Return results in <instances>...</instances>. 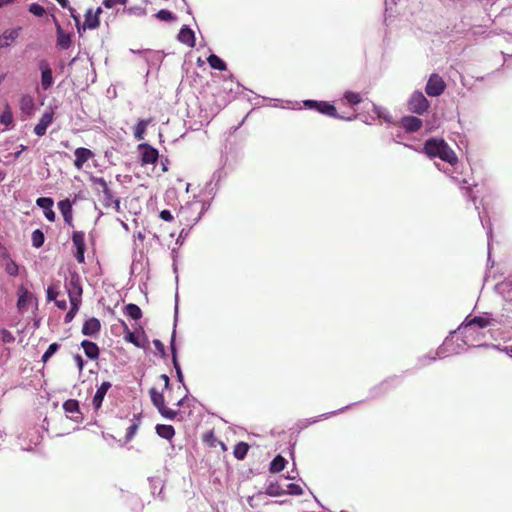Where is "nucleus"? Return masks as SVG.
Listing matches in <instances>:
<instances>
[{"instance_id": "obj_1", "label": "nucleus", "mask_w": 512, "mask_h": 512, "mask_svg": "<svg viewBox=\"0 0 512 512\" xmlns=\"http://www.w3.org/2000/svg\"><path fill=\"white\" fill-rule=\"evenodd\" d=\"M490 325V320L486 317H474L473 319L464 322L458 330L463 335V341L468 345H476L481 340L483 334L479 329Z\"/></svg>"}, {"instance_id": "obj_2", "label": "nucleus", "mask_w": 512, "mask_h": 512, "mask_svg": "<svg viewBox=\"0 0 512 512\" xmlns=\"http://www.w3.org/2000/svg\"><path fill=\"white\" fill-rule=\"evenodd\" d=\"M425 152L430 157H439L441 160L454 165L457 163L455 152L442 139H430L425 143Z\"/></svg>"}, {"instance_id": "obj_3", "label": "nucleus", "mask_w": 512, "mask_h": 512, "mask_svg": "<svg viewBox=\"0 0 512 512\" xmlns=\"http://www.w3.org/2000/svg\"><path fill=\"white\" fill-rule=\"evenodd\" d=\"M149 393L153 405L158 409L159 413L163 417L172 420L177 416V411L165 406L164 396L162 393L158 392L155 388H151Z\"/></svg>"}, {"instance_id": "obj_4", "label": "nucleus", "mask_w": 512, "mask_h": 512, "mask_svg": "<svg viewBox=\"0 0 512 512\" xmlns=\"http://www.w3.org/2000/svg\"><path fill=\"white\" fill-rule=\"evenodd\" d=\"M409 110L416 114H423L429 108V101L421 91H415L408 102Z\"/></svg>"}, {"instance_id": "obj_5", "label": "nucleus", "mask_w": 512, "mask_h": 512, "mask_svg": "<svg viewBox=\"0 0 512 512\" xmlns=\"http://www.w3.org/2000/svg\"><path fill=\"white\" fill-rule=\"evenodd\" d=\"M445 88L446 84L442 77L434 73L430 75L425 87V91L431 97H438L444 92Z\"/></svg>"}, {"instance_id": "obj_6", "label": "nucleus", "mask_w": 512, "mask_h": 512, "mask_svg": "<svg viewBox=\"0 0 512 512\" xmlns=\"http://www.w3.org/2000/svg\"><path fill=\"white\" fill-rule=\"evenodd\" d=\"M138 150L141 152L142 164H154L158 159V151L152 146L143 143L138 146Z\"/></svg>"}, {"instance_id": "obj_7", "label": "nucleus", "mask_w": 512, "mask_h": 512, "mask_svg": "<svg viewBox=\"0 0 512 512\" xmlns=\"http://www.w3.org/2000/svg\"><path fill=\"white\" fill-rule=\"evenodd\" d=\"M74 156V166L80 170L82 169L84 163L94 157V153L90 149L79 147L74 151Z\"/></svg>"}, {"instance_id": "obj_8", "label": "nucleus", "mask_w": 512, "mask_h": 512, "mask_svg": "<svg viewBox=\"0 0 512 512\" xmlns=\"http://www.w3.org/2000/svg\"><path fill=\"white\" fill-rule=\"evenodd\" d=\"M53 115H54V113L52 110L46 111L42 115L38 124L34 128V132L36 135H38V136L45 135L48 126L52 123Z\"/></svg>"}, {"instance_id": "obj_9", "label": "nucleus", "mask_w": 512, "mask_h": 512, "mask_svg": "<svg viewBox=\"0 0 512 512\" xmlns=\"http://www.w3.org/2000/svg\"><path fill=\"white\" fill-rule=\"evenodd\" d=\"M36 204L43 210L45 217L49 221L55 220V213L52 210L54 202L51 198L48 197H40L37 199Z\"/></svg>"}, {"instance_id": "obj_10", "label": "nucleus", "mask_w": 512, "mask_h": 512, "mask_svg": "<svg viewBox=\"0 0 512 512\" xmlns=\"http://www.w3.org/2000/svg\"><path fill=\"white\" fill-rule=\"evenodd\" d=\"M111 383L104 381L96 390V393L92 399V405L95 410H98L102 406V402L105 398L107 391L111 388Z\"/></svg>"}, {"instance_id": "obj_11", "label": "nucleus", "mask_w": 512, "mask_h": 512, "mask_svg": "<svg viewBox=\"0 0 512 512\" xmlns=\"http://www.w3.org/2000/svg\"><path fill=\"white\" fill-rule=\"evenodd\" d=\"M70 287L68 290L70 302L73 305V307H77L79 298L82 294V288L78 283V279L72 278L69 283Z\"/></svg>"}, {"instance_id": "obj_12", "label": "nucleus", "mask_w": 512, "mask_h": 512, "mask_svg": "<svg viewBox=\"0 0 512 512\" xmlns=\"http://www.w3.org/2000/svg\"><path fill=\"white\" fill-rule=\"evenodd\" d=\"M102 12L98 8L95 12L89 9L85 14L84 29H96L99 26V14Z\"/></svg>"}, {"instance_id": "obj_13", "label": "nucleus", "mask_w": 512, "mask_h": 512, "mask_svg": "<svg viewBox=\"0 0 512 512\" xmlns=\"http://www.w3.org/2000/svg\"><path fill=\"white\" fill-rule=\"evenodd\" d=\"M40 68L42 71L41 85L44 90L49 89L53 84L52 70L46 62H41Z\"/></svg>"}, {"instance_id": "obj_14", "label": "nucleus", "mask_w": 512, "mask_h": 512, "mask_svg": "<svg viewBox=\"0 0 512 512\" xmlns=\"http://www.w3.org/2000/svg\"><path fill=\"white\" fill-rule=\"evenodd\" d=\"M401 125L408 132H416L421 128L422 121L415 116H406L402 118Z\"/></svg>"}, {"instance_id": "obj_15", "label": "nucleus", "mask_w": 512, "mask_h": 512, "mask_svg": "<svg viewBox=\"0 0 512 512\" xmlns=\"http://www.w3.org/2000/svg\"><path fill=\"white\" fill-rule=\"evenodd\" d=\"M319 105H320V107L318 109V112H320V113H322L324 115H327V116H330V117H333V118L346 119L348 121H351V120L356 118V116L347 117V118L339 116L337 111H336V108L333 105H331L330 103H328V102L320 101Z\"/></svg>"}, {"instance_id": "obj_16", "label": "nucleus", "mask_w": 512, "mask_h": 512, "mask_svg": "<svg viewBox=\"0 0 512 512\" xmlns=\"http://www.w3.org/2000/svg\"><path fill=\"white\" fill-rule=\"evenodd\" d=\"M100 328V321L97 318H90L83 324L82 333L86 336H94L100 331Z\"/></svg>"}, {"instance_id": "obj_17", "label": "nucleus", "mask_w": 512, "mask_h": 512, "mask_svg": "<svg viewBox=\"0 0 512 512\" xmlns=\"http://www.w3.org/2000/svg\"><path fill=\"white\" fill-rule=\"evenodd\" d=\"M20 28L5 30L0 35V48H5L10 45L11 42L15 41L19 36Z\"/></svg>"}, {"instance_id": "obj_18", "label": "nucleus", "mask_w": 512, "mask_h": 512, "mask_svg": "<svg viewBox=\"0 0 512 512\" xmlns=\"http://www.w3.org/2000/svg\"><path fill=\"white\" fill-rule=\"evenodd\" d=\"M178 40L181 43L188 45L189 47H194V45H195L194 32L189 27L183 26L178 34Z\"/></svg>"}, {"instance_id": "obj_19", "label": "nucleus", "mask_w": 512, "mask_h": 512, "mask_svg": "<svg viewBox=\"0 0 512 512\" xmlns=\"http://www.w3.org/2000/svg\"><path fill=\"white\" fill-rule=\"evenodd\" d=\"M18 302L17 306L19 310L27 309L28 304L32 300V294L23 286L18 289Z\"/></svg>"}, {"instance_id": "obj_20", "label": "nucleus", "mask_w": 512, "mask_h": 512, "mask_svg": "<svg viewBox=\"0 0 512 512\" xmlns=\"http://www.w3.org/2000/svg\"><path fill=\"white\" fill-rule=\"evenodd\" d=\"M59 210L64 217L66 223L72 222V205L68 199L62 200L58 203Z\"/></svg>"}, {"instance_id": "obj_21", "label": "nucleus", "mask_w": 512, "mask_h": 512, "mask_svg": "<svg viewBox=\"0 0 512 512\" xmlns=\"http://www.w3.org/2000/svg\"><path fill=\"white\" fill-rule=\"evenodd\" d=\"M151 123V119H140L134 127V137L141 141L144 139L147 126Z\"/></svg>"}, {"instance_id": "obj_22", "label": "nucleus", "mask_w": 512, "mask_h": 512, "mask_svg": "<svg viewBox=\"0 0 512 512\" xmlns=\"http://www.w3.org/2000/svg\"><path fill=\"white\" fill-rule=\"evenodd\" d=\"M81 346L84 349V352L88 358H90V359L98 358L99 349L95 343L88 341V340H84V341H82Z\"/></svg>"}, {"instance_id": "obj_23", "label": "nucleus", "mask_w": 512, "mask_h": 512, "mask_svg": "<svg viewBox=\"0 0 512 512\" xmlns=\"http://www.w3.org/2000/svg\"><path fill=\"white\" fill-rule=\"evenodd\" d=\"M157 434L164 439L170 440L175 434V430L171 425L158 424L156 426Z\"/></svg>"}, {"instance_id": "obj_24", "label": "nucleus", "mask_w": 512, "mask_h": 512, "mask_svg": "<svg viewBox=\"0 0 512 512\" xmlns=\"http://www.w3.org/2000/svg\"><path fill=\"white\" fill-rule=\"evenodd\" d=\"M71 44V39L69 34L65 33L64 30L58 26L57 27V45L62 49H67Z\"/></svg>"}, {"instance_id": "obj_25", "label": "nucleus", "mask_w": 512, "mask_h": 512, "mask_svg": "<svg viewBox=\"0 0 512 512\" xmlns=\"http://www.w3.org/2000/svg\"><path fill=\"white\" fill-rule=\"evenodd\" d=\"M103 193V203L105 206H111L114 204L115 209L118 211L120 208V201L119 199H115L113 197L112 191L108 187L106 190L102 191Z\"/></svg>"}, {"instance_id": "obj_26", "label": "nucleus", "mask_w": 512, "mask_h": 512, "mask_svg": "<svg viewBox=\"0 0 512 512\" xmlns=\"http://www.w3.org/2000/svg\"><path fill=\"white\" fill-rule=\"evenodd\" d=\"M20 108L22 112H24L27 115L32 114L34 110V101L33 98L29 95H25L21 98L20 101Z\"/></svg>"}, {"instance_id": "obj_27", "label": "nucleus", "mask_w": 512, "mask_h": 512, "mask_svg": "<svg viewBox=\"0 0 512 512\" xmlns=\"http://www.w3.org/2000/svg\"><path fill=\"white\" fill-rule=\"evenodd\" d=\"M207 61H208L209 65L211 66V68H213V69H216L219 71H224L227 68L226 63L215 54H211L208 57Z\"/></svg>"}, {"instance_id": "obj_28", "label": "nucleus", "mask_w": 512, "mask_h": 512, "mask_svg": "<svg viewBox=\"0 0 512 512\" xmlns=\"http://www.w3.org/2000/svg\"><path fill=\"white\" fill-rule=\"evenodd\" d=\"M125 313L134 320H138L142 316L141 309L136 304H128L125 307Z\"/></svg>"}, {"instance_id": "obj_29", "label": "nucleus", "mask_w": 512, "mask_h": 512, "mask_svg": "<svg viewBox=\"0 0 512 512\" xmlns=\"http://www.w3.org/2000/svg\"><path fill=\"white\" fill-rule=\"evenodd\" d=\"M90 181L92 183L93 188L99 193H102V191L108 188V184L104 178L92 176L90 178Z\"/></svg>"}, {"instance_id": "obj_30", "label": "nucleus", "mask_w": 512, "mask_h": 512, "mask_svg": "<svg viewBox=\"0 0 512 512\" xmlns=\"http://www.w3.org/2000/svg\"><path fill=\"white\" fill-rule=\"evenodd\" d=\"M248 450H249L248 444H246L244 442H240L235 446L233 454H234L235 458L241 460V459L245 458Z\"/></svg>"}, {"instance_id": "obj_31", "label": "nucleus", "mask_w": 512, "mask_h": 512, "mask_svg": "<svg viewBox=\"0 0 512 512\" xmlns=\"http://www.w3.org/2000/svg\"><path fill=\"white\" fill-rule=\"evenodd\" d=\"M285 464L286 460L282 456L278 455L271 462L270 470L274 473L280 472L285 468Z\"/></svg>"}, {"instance_id": "obj_32", "label": "nucleus", "mask_w": 512, "mask_h": 512, "mask_svg": "<svg viewBox=\"0 0 512 512\" xmlns=\"http://www.w3.org/2000/svg\"><path fill=\"white\" fill-rule=\"evenodd\" d=\"M72 241L76 250L85 249V235L81 231L73 233Z\"/></svg>"}, {"instance_id": "obj_33", "label": "nucleus", "mask_w": 512, "mask_h": 512, "mask_svg": "<svg viewBox=\"0 0 512 512\" xmlns=\"http://www.w3.org/2000/svg\"><path fill=\"white\" fill-rule=\"evenodd\" d=\"M44 234L40 229H36L32 232L31 241L35 248H40L44 243Z\"/></svg>"}, {"instance_id": "obj_34", "label": "nucleus", "mask_w": 512, "mask_h": 512, "mask_svg": "<svg viewBox=\"0 0 512 512\" xmlns=\"http://www.w3.org/2000/svg\"><path fill=\"white\" fill-rule=\"evenodd\" d=\"M5 262H4V267H5V271L10 275V276H16L19 272V267L18 265L10 258H5L4 259Z\"/></svg>"}, {"instance_id": "obj_35", "label": "nucleus", "mask_w": 512, "mask_h": 512, "mask_svg": "<svg viewBox=\"0 0 512 512\" xmlns=\"http://www.w3.org/2000/svg\"><path fill=\"white\" fill-rule=\"evenodd\" d=\"M63 409L68 414L79 413V403L77 400L69 399L64 402Z\"/></svg>"}, {"instance_id": "obj_36", "label": "nucleus", "mask_w": 512, "mask_h": 512, "mask_svg": "<svg viewBox=\"0 0 512 512\" xmlns=\"http://www.w3.org/2000/svg\"><path fill=\"white\" fill-rule=\"evenodd\" d=\"M451 345V340L449 338H446L443 345L438 349L436 352L438 357H445L449 355L450 353H456L455 350L449 349V346Z\"/></svg>"}, {"instance_id": "obj_37", "label": "nucleus", "mask_w": 512, "mask_h": 512, "mask_svg": "<svg viewBox=\"0 0 512 512\" xmlns=\"http://www.w3.org/2000/svg\"><path fill=\"white\" fill-rule=\"evenodd\" d=\"M344 99L351 105H357L362 102L361 95L352 91L345 92Z\"/></svg>"}, {"instance_id": "obj_38", "label": "nucleus", "mask_w": 512, "mask_h": 512, "mask_svg": "<svg viewBox=\"0 0 512 512\" xmlns=\"http://www.w3.org/2000/svg\"><path fill=\"white\" fill-rule=\"evenodd\" d=\"M59 344L52 343L49 345L48 349L45 351V353L42 356V361L47 362L50 357H52L59 349Z\"/></svg>"}, {"instance_id": "obj_39", "label": "nucleus", "mask_w": 512, "mask_h": 512, "mask_svg": "<svg viewBox=\"0 0 512 512\" xmlns=\"http://www.w3.org/2000/svg\"><path fill=\"white\" fill-rule=\"evenodd\" d=\"M13 121V115L11 110L7 107L0 116V122L5 125L9 126Z\"/></svg>"}, {"instance_id": "obj_40", "label": "nucleus", "mask_w": 512, "mask_h": 512, "mask_svg": "<svg viewBox=\"0 0 512 512\" xmlns=\"http://www.w3.org/2000/svg\"><path fill=\"white\" fill-rule=\"evenodd\" d=\"M171 348H172V352H173V364H174V367H175V370H176L178 381L179 382H183V374H182L180 365H179V363L177 361V358H176V351H175L173 343L171 344Z\"/></svg>"}, {"instance_id": "obj_41", "label": "nucleus", "mask_w": 512, "mask_h": 512, "mask_svg": "<svg viewBox=\"0 0 512 512\" xmlns=\"http://www.w3.org/2000/svg\"><path fill=\"white\" fill-rule=\"evenodd\" d=\"M29 11L35 15V16H38V17H41L44 15L45 13V9L43 6L39 5L38 3H32L30 6H29Z\"/></svg>"}, {"instance_id": "obj_42", "label": "nucleus", "mask_w": 512, "mask_h": 512, "mask_svg": "<svg viewBox=\"0 0 512 512\" xmlns=\"http://www.w3.org/2000/svg\"><path fill=\"white\" fill-rule=\"evenodd\" d=\"M0 338L3 343H13L15 341L13 334L6 329L0 331Z\"/></svg>"}, {"instance_id": "obj_43", "label": "nucleus", "mask_w": 512, "mask_h": 512, "mask_svg": "<svg viewBox=\"0 0 512 512\" xmlns=\"http://www.w3.org/2000/svg\"><path fill=\"white\" fill-rule=\"evenodd\" d=\"M156 17L161 20V21H169V20H173L174 19V15L168 11V10H160L157 14H156Z\"/></svg>"}, {"instance_id": "obj_44", "label": "nucleus", "mask_w": 512, "mask_h": 512, "mask_svg": "<svg viewBox=\"0 0 512 512\" xmlns=\"http://www.w3.org/2000/svg\"><path fill=\"white\" fill-rule=\"evenodd\" d=\"M288 488V493L291 494V495H302L303 494V489L300 485L298 484H294V483H291L287 486Z\"/></svg>"}, {"instance_id": "obj_45", "label": "nucleus", "mask_w": 512, "mask_h": 512, "mask_svg": "<svg viewBox=\"0 0 512 512\" xmlns=\"http://www.w3.org/2000/svg\"><path fill=\"white\" fill-rule=\"evenodd\" d=\"M137 430H138V423L137 422L132 423L127 429L126 440L130 441L136 434Z\"/></svg>"}, {"instance_id": "obj_46", "label": "nucleus", "mask_w": 512, "mask_h": 512, "mask_svg": "<svg viewBox=\"0 0 512 512\" xmlns=\"http://www.w3.org/2000/svg\"><path fill=\"white\" fill-rule=\"evenodd\" d=\"M127 2V0H104L103 1V5L106 7V8H112L114 7L115 5H125Z\"/></svg>"}, {"instance_id": "obj_47", "label": "nucleus", "mask_w": 512, "mask_h": 512, "mask_svg": "<svg viewBox=\"0 0 512 512\" xmlns=\"http://www.w3.org/2000/svg\"><path fill=\"white\" fill-rule=\"evenodd\" d=\"M59 292L52 286H49L47 289V298L50 301H57Z\"/></svg>"}, {"instance_id": "obj_48", "label": "nucleus", "mask_w": 512, "mask_h": 512, "mask_svg": "<svg viewBox=\"0 0 512 512\" xmlns=\"http://www.w3.org/2000/svg\"><path fill=\"white\" fill-rule=\"evenodd\" d=\"M304 106L308 109H315L318 111L319 107H320V101H315V100H305L304 102Z\"/></svg>"}, {"instance_id": "obj_49", "label": "nucleus", "mask_w": 512, "mask_h": 512, "mask_svg": "<svg viewBox=\"0 0 512 512\" xmlns=\"http://www.w3.org/2000/svg\"><path fill=\"white\" fill-rule=\"evenodd\" d=\"M304 106L308 109H315L318 111L319 107H320V101H315V100H305L304 102Z\"/></svg>"}, {"instance_id": "obj_50", "label": "nucleus", "mask_w": 512, "mask_h": 512, "mask_svg": "<svg viewBox=\"0 0 512 512\" xmlns=\"http://www.w3.org/2000/svg\"><path fill=\"white\" fill-rule=\"evenodd\" d=\"M342 410H343V409H340V410H338V412H340V411H342ZM336 413H337V411H334V412H330V413L323 414V415H321V416H320V417H318V418H313V419L307 420V422H308L307 424H314V423L318 422L319 420H321V419H326V418H328V417H329V416H331V415H335Z\"/></svg>"}, {"instance_id": "obj_51", "label": "nucleus", "mask_w": 512, "mask_h": 512, "mask_svg": "<svg viewBox=\"0 0 512 512\" xmlns=\"http://www.w3.org/2000/svg\"><path fill=\"white\" fill-rule=\"evenodd\" d=\"M160 218L164 221H171L173 216L169 210H162L160 212Z\"/></svg>"}, {"instance_id": "obj_52", "label": "nucleus", "mask_w": 512, "mask_h": 512, "mask_svg": "<svg viewBox=\"0 0 512 512\" xmlns=\"http://www.w3.org/2000/svg\"><path fill=\"white\" fill-rule=\"evenodd\" d=\"M84 253H85V249L76 250L75 257L79 263L84 262V259H85Z\"/></svg>"}, {"instance_id": "obj_53", "label": "nucleus", "mask_w": 512, "mask_h": 512, "mask_svg": "<svg viewBox=\"0 0 512 512\" xmlns=\"http://www.w3.org/2000/svg\"><path fill=\"white\" fill-rule=\"evenodd\" d=\"M74 360L79 368V370L81 371L83 369V359L80 355H75L74 356Z\"/></svg>"}, {"instance_id": "obj_54", "label": "nucleus", "mask_w": 512, "mask_h": 512, "mask_svg": "<svg viewBox=\"0 0 512 512\" xmlns=\"http://www.w3.org/2000/svg\"><path fill=\"white\" fill-rule=\"evenodd\" d=\"M154 343V346L159 350V351H164V346L162 344V342L160 340H154L153 341Z\"/></svg>"}, {"instance_id": "obj_55", "label": "nucleus", "mask_w": 512, "mask_h": 512, "mask_svg": "<svg viewBox=\"0 0 512 512\" xmlns=\"http://www.w3.org/2000/svg\"><path fill=\"white\" fill-rule=\"evenodd\" d=\"M161 378L163 379L164 381V384H165V388H168L169 387V384H170V380H169V377L165 374L161 375Z\"/></svg>"}, {"instance_id": "obj_56", "label": "nucleus", "mask_w": 512, "mask_h": 512, "mask_svg": "<svg viewBox=\"0 0 512 512\" xmlns=\"http://www.w3.org/2000/svg\"><path fill=\"white\" fill-rule=\"evenodd\" d=\"M268 494L271 495V496H277V495H279V492L274 490L273 487H269L268 488Z\"/></svg>"}, {"instance_id": "obj_57", "label": "nucleus", "mask_w": 512, "mask_h": 512, "mask_svg": "<svg viewBox=\"0 0 512 512\" xmlns=\"http://www.w3.org/2000/svg\"><path fill=\"white\" fill-rule=\"evenodd\" d=\"M56 304L61 309H65L66 308V302L65 301H56Z\"/></svg>"}, {"instance_id": "obj_58", "label": "nucleus", "mask_w": 512, "mask_h": 512, "mask_svg": "<svg viewBox=\"0 0 512 512\" xmlns=\"http://www.w3.org/2000/svg\"><path fill=\"white\" fill-rule=\"evenodd\" d=\"M13 0H0V8L11 3Z\"/></svg>"}, {"instance_id": "obj_59", "label": "nucleus", "mask_w": 512, "mask_h": 512, "mask_svg": "<svg viewBox=\"0 0 512 512\" xmlns=\"http://www.w3.org/2000/svg\"><path fill=\"white\" fill-rule=\"evenodd\" d=\"M194 205V203H191L189 204L187 207H183L182 210H181V214L185 213L186 210L189 208V207H192Z\"/></svg>"}, {"instance_id": "obj_60", "label": "nucleus", "mask_w": 512, "mask_h": 512, "mask_svg": "<svg viewBox=\"0 0 512 512\" xmlns=\"http://www.w3.org/2000/svg\"><path fill=\"white\" fill-rule=\"evenodd\" d=\"M454 180H455V182H456L458 185H460L461 187H462V185H464V184H466V183H467V181H466V180H462V181H458V180H456V179H454Z\"/></svg>"}, {"instance_id": "obj_61", "label": "nucleus", "mask_w": 512, "mask_h": 512, "mask_svg": "<svg viewBox=\"0 0 512 512\" xmlns=\"http://www.w3.org/2000/svg\"><path fill=\"white\" fill-rule=\"evenodd\" d=\"M374 110L379 116H381V109L379 107L374 105Z\"/></svg>"}, {"instance_id": "obj_62", "label": "nucleus", "mask_w": 512, "mask_h": 512, "mask_svg": "<svg viewBox=\"0 0 512 512\" xmlns=\"http://www.w3.org/2000/svg\"><path fill=\"white\" fill-rule=\"evenodd\" d=\"M128 339L131 341V342H134V335L132 333L129 334L128 336Z\"/></svg>"}, {"instance_id": "obj_63", "label": "nucleus", "mask_w": 512, "mask_h": 512, "mask_svg": "<svg viewBox=\"0 0 512 512\" xmlns=\"http://www.w3.org/2000/svg\"><path fill=\"white\" fill-rule=\"evenodd\" d=\"M58 2L61 4V6H66V0H58Z\"/></svg>"}, {"instance_id": "obj_64", "label": "nucleus", "mask_w": 512, "mask_h": 512, "mask_svg": "<svg viewBox=\"0 0 512 512\" xmlns=\"http://www.w3.org/2000/svg\"><path fill=\"white\" fill-rule=\"evenodd\" d=\"M507 353L509 354V356H511V357H512V348L508 349V350H507Z\"/></svg>"}]
</instances>
